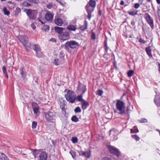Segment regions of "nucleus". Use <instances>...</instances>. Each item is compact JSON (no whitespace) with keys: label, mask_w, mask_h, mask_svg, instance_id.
Instances as JSON below:
<instances>
[{"label":"nucleus","mask_w":160,"mask_h":160,"mask_svg":"<svg viewBox=\"0 0 160 160\" xmlns=\"http://www.w3.org/2000/svg\"><path fill=\"white\" fill-rule=\"evenodd\" d=\"M32 153L35 160H46L47 158L48 155L46 152L40 149H33Z\"/></svg>","instance_id":"obj_1"},{"label":"nucleus","mask_w":160,"mask_h":160,"mask_svg":"<svg viewBox=\"0 0 160 160\" xmlns=\"http://www.w3.org/2000/svg\"><path fill=\"white\" fill-rule=\"evenodd\" d=\"M79 46V43L73 40L68 41L65 43L61 46V47H64L65 50H66L69 53L71 52V51L69 49V48L71 49H74L76 48Z\"/></svg>","instance_id":"obj_2"},{"label":"nucleus","mask_w":160,"mask_h":160,"mask_svg":"<svg viewBox=\"0 0 160 160\" xmlns=\"http://www.w3.org/2000/svg\"><path fill=\"white\" fill-rule=\"evenodd\" d=\"M64 92H67V94L65 95V97L66 100L69 102L73 103L75 101L74 92L72 91L66 89Z\"/></svg>","instance_id":"obj_3"},{"label":"nucleus","mask_w":160,"mask_h":160,"mask_svg":"<svg viewBox=\"0 0 160 160\" xmlns=\"http://www.w3.org/2000/svg\"><path fill=\"white\" fill-rule=\"evenodd\" d=\"M24 12L27 14L29 20H34L36 18L37 15V11L31 9H25Z\"/></svg>","instance_id":"obj_4"},{"label":"nucleus","mask_w":160,"mask_h":160,"mask_svg":"<svg viewBox=\"0 0 160 160\" xmlns=\"http://www.w3.org/2000/svg\"><path fill=\"white\" fill-rule=\"evenodd\" d=\"M18 38L20 42L26 48L30 47L31 44L29 42V39L25 35L18 36Z\"/></svg>","instance_id":"obj_5"},{"label":"nucleus","mask_w":160,"mask_h":160,"mask_svg":"<svg viewBox=\"0 0 160 160\" xmlns=\"http://www.w3.org/2000/svg\"><path fill=\"white\" fill-rule=\"evenodd\" d=\"M117 110L118 112L122 114L125 112V106L124 103L122 101L118 100L116 104Z\"/></svg>","instance_id":"obj_6"},{"label":"nucleus","mask_w":160,"mask_h":160,"mask_svg":"<svg viewBox=\"0 0 160 160\" xmlns=\"http://www.w3.org/2000/svg\"><path fill=\"white\" fill-rule=\"evenodd\" d=\"M45 118L48 121L53 122L56 119L55 112H54L49 111L45 113Z\"/></svg>","instance_id":"obj_7"},{"label":"nucleus","mask_w":160,"mask_h":160,"mask_svg":"<svg viewBox=\"0 0 160 160\" xmlns=\"http://www.w3.org/2000/svg\"><path fill=\"white\" fill-rule=\"evenodd\" d=\"M144 18L148 24L150 25L151 28L153 29L154 28V21L150 15L148 13H146L144 15Z\"/></svg>","instance_id":"obj_8"},{"label":"nucleus","mask_w":160,"mask_h":160,"mask_svg":"<svg viewBox=\"0 0 160 160\" xmlns=\"http://www.w3.org/2000/svg\"><path fill=\"white\" fill-rule=\"evenodd\" d=\"M59 39L63 41L68 40L69 37V32L67 31L63 32L61 34L58 35Z\"/></svg>","instance_id":"obj_9"},{"label":"nucleus","mask_w":160,"mask_h":160,"mask_svg":"<svg viewBox=\"0 0 160 160\" xmlns=\"http://www.w3.org/2000/svg\"><path fill=\"white\" fill-rule=\"evenodd\" d=\"M87 90L86 86L79 81L78 82V85L77 89V92H82V94H84Z\"/></svg>","instance_id":"obj_10"},{"label":"nucleus","mask_w":160,"mask_h":160,"mask_svg":"<svg viewBox=\"0 0 160 160\" xmlns=\"http://www.w3.org/2000/svg\"><path fill=\"white\" fill-rule=\"evenodd\" d=\"M111 153L113 154L117 157V158L116 159L117 160L118 159L121 154L120 152L118 149L111 146Z\"/></svg>","instance_id":"obj_11"},{"label":"nucleus","mask_w":160,"mask_h":160,"mask_svg":"<svg viewBox=\"0 0 160 160\" xmlns=\"http://www.w3.org/2000/svg\"><path fill=\"white\" fill-rule=\"evenodd\" d=\"M85 8L88 14L87 18L90 20L91 18V13L93 11L94 8L87 4L85 6Z\"/></svg>","instance_id":"obj_12"},{"label":"nucleus","mask_w":160,"mask_h":160,"mask_svg":"<svg viewBox=\"0 0 160 160\" xmlns=\"http://www.w3.org/2000/svg\"><path fill=\"white\" fill-rule=\"evenodd\" d=\"M32 106L34 113L37 114L39 112V108L38 105L36 102H32Z\"/></svg>","instance_id":"obj_13"},{"label":"nucleus","mask_w":160,"mask_h":160,"mask_svg":"<svg viewBox=\"0 0 160 160\" xmlns=\"http://www.w3.org/2000/svg\"><path fill=\"white\" fill-rule=\"evenodd\" d=\"M19 71L21 75V77L23 78V79H25L26 77V72L24 67L23 66L19 68Z\"/></svg>","instance_id":"obj_14"},{"label":"nucleus","mask_w":160,"mask_h":160,"mask_svg":"<svg viewBox=\"0 0 160 160\" xmlns=\"http://www.w3.org/2000/svg\"><path fill=\"white\" fill-rule=\"evenodd\" d=\"M78 152L79 153V155H81V154H82V155L86 157H87L88 158H89L91 155V151L89 150L88 152L87 151H78Z\"/></svg>","instance_id":"obj_15"},{"label":"nucleus","mask_w":160,"mask_h":160,"mask_svg":"<svg viewBox=\"0 0 160 160\" xmlns=\"http://www.w3.org/2000/svg\"><path fill=\"white\" fill-rule=\"evenodd\" d=\"M63 57L60 58V59L56 58L54 59L53 63L56 66H58L63 63L64 62Z\"/></svg>","instance_id":"obj_16"},{"label":"nucleus","mask_w":160,"mask_h":160,"mask_svg":"<svg viewBox=\"0 0 160 160\" xmlns=\"http://www.w3.org/2000/svg\"><path fill=\"white\" fill-rule=\"evenodd\" d=\"M54 22L57 25L61 26L63 23V21L62 20L58 17H55Z\"/></svg>","instance_id":"obj_17"},{"label":"nucleus","mask_w":160,"mask_h":160,"mask_svg":"<svg viewBox=\"0 0 160 160\" xmlns=\"http://www.w3.org/2000/svg\"><path fill=\"white\" fill-rule=\"evenodd\" d=\"M29 48L33 49L36 52H38L39 50H41L40 47L38 44H31L30 47Z\"/></svg>","instance_id":"obj_18"},{"label":"nucleus","mask_w":160,"mask_h":160,"mask_svg":"<svg viewBox=\"0 0 160 160\" xmlns=\"http://www.w3.org/2000/svg\"><path fill=\"white\" fill-rule=\"evenodd\" d=\"M65 29L64 28L58 27H56L54 28L55 32L58 33V34H61Z\"/></svg>","instance_id":"obj_19"},{"label":"nucleus","mask_w":160,"mask_h":160,"mask_svg":"<svg viewBox=\"0 0 160 160\" xmlns=\"http://www.w3.org/2000/svg\"><path fill=\"white\" fill-rule=\"evenodd\" d=\"M138 11L132 8L128 12V13L130 15L134 16L137 14Z\"/></svg>","instance_id":"obj_20"},{"label":"nucleus","mask_w":160,"mask_h":160,"mask_svg":"<svg viewBox=\"0 0 160 160\" xmlns=\"http://www.w3.org/2000/svg\"><path fill=\"white\" fill-rule=\"evenodd\" d=\"M82 108L83 110H85L89 106V104L88 102L84 100L81 103Z\"/></svg>","instance_id":"obj_21"},{"label":"nucleus","mask_w":160,"mask_h":160,"mask_svg":"<svg viewBox=\"0 0 160 160\" xmlns=\"http://www.w3.org/2000/svg\"><path fill=\"white\" fill-rule=\"evenodd\" d=\"M83 94L82 93L80 95L77 96V97H75V100H76L78 102H80L81 103L84 101L85 100L83 99Z\"/></svg>","instance_id":"obj_22"},{"label":"nucleus","mask_w":160,"mask_h":160,"mask_svg":"<svg viewBox=\"0 0 160 160\" xmlns=\"http://www.w3.org/2000/svg\"><path fill=\"white\" fill-rule=\"evenodd\" d=\"M154 102L157 107L160 106V97L156 96L154 99Z\"/></svg>","instance_id":"obj_23"},{"label":"nucleus","mask_w":160,"mask_h":160,"mask_svg":"<svg viewBox=\"0 0 160 160\" xmlns=\"http://www.w3.org/2000/svg\"><path fill=\"white\" fill-rule=\"evenodd\" d=\"M84 24L82 26L80 27V29L82 31H84L87 28L88 23L86 20L84 22Z\"/></svg>","instance_id":"obj_24"},{"label":"nucleus","mask_w":160,"mask_h":160,"mask_svg":"<svg viewBox=\"0 0 160 160\" xmlns=\"http://www.w3.org/2000/svg\"><path fill=\"white\" fill-rule=\"evenodd\" d=\"M53 18L52 15L50 13H47L45 16V18L47 21H50L52 20Z\"/></svg>","instance_id":"obj_25"},{"label":"nucleus","mask_w":160,"mask_h":160,"mask_svg":"<svg viewBox=\"0 0 160 160\" xmlns=\"http://www.w3.org/2000/svg\"><path fill=\"white\" fill-rule=\"evenodd\" d=\"M96 2L95 1L90 0L87 5H88L89 6L95 8L96 6Z\"/></svg>","instance_id":"obj_26"},{"label":"nucleus","mask_w":160,"mask_h":160,"mask_svg":"<svg viewBox=\"0 0 160 160\" xmlns=\"http://www.w3.org/2000/svg\"><path fill=\"white\" fill-rule=\"evenodd\" d=\"M67 29L70 31H75L76 28L74 25H69L68 26Z\"/></svg>","instance_id":"obj_27"},{"label":"nucleus","mask_w":160,"mask_h":160,"mask_svg":"<svg viewBox=\"0 0 160 160\" xmlns=\"http://www.w3.org/2000/svg\"><path fill=\"white\" fill-rule=\"evenodd\" d=\"M145 50L147 52V53L149 56H152V53H151V47L149 46L146 48Z\"/></svg>","instance_id":"obj_28"},{"label":"nucleus","mask_w":160,"mask_h":160,"mask_svg":"<svg viewBox=\"0 0 160 160\" xmlns=\"http://www.w3.org/2000/svg\"><path fill=\"white\" fill-rule=\"evenodd\" d=\"M59 101L61 100L60 101V106L61 108L63 109V108H64V107L65 105V101L62 99H59Z\"/></svg>","instance_id":"obj_29"},{"label":"nucleus","mask_w":160,"mask_h":160,"mask_svg":"<svg viewBox=\"0 0 160 160\" xmlns=\"http://www.w3.org/2000/svg\"><path fill=\"white\" fill-rule=\"evenodd\" d=\"M71 119L72 121L76 122H78L79 120L78 118L75 115L73 116Z\"/></svg>","instance_id":"obj_30"},{"label":"nucleus","mask_w":160,"mask_h":160,"mask_svg":"<svg viewBox=\"0 0 160 160\" xmlns=\"http://www.w3.org/2000/svg\"><path fill=\"white\" fill-rule=\"evenodd\" d=\"M22 6L24 7H28L29 6H31L32 5V4H31L30 3H29L25 1L23 2H22Z\"/></svg>","instance_id":"obj_31"},{"label":"nucleus","mask_w":160,"mask_h":160,"mask_svg":"<svg viewBox=\"0 0 160 160\" xmlns=\"http://www.w3.org/2000/svg\"><path fill=\"white\" fill-rule=\"evenodd\" d=\"M1 157L2 160H9L8 157L2 153H1Z\"/></svg>","instance_id":"obj_32"},{"label":"nucleus","mask_w":160,"mask_h":160,"mask_svg":"<svg viewBox=\"0 0 160 160\" xmlns=\"http://www.w3.org/2000/svg\"><path fill=\"white\" fill-rule=\"evenodd\" d=\"M41 51V50H40L38 52H36L35 53L36 56L38 58L42 57L43 55Z\"/></svg>","instance_id":"obj_33"},{"label":"nucleus","mask_w":160,"mask_h":160,"mask_svg":"<svg viewBox=\"0 0 160 160\" xmlns=\"http://www.w3.org/2000/svg\"><path fill=\"white\" fill-rule=\"evenodd\" d=\"M21 11V10L20 8H16L15 10V15L16 16H18Z\"/></svg>","instance_id":"obj_34"},{"label":"nucleus","mask_w":160,"mask_h":160,"mask_svg":"<svg viewBox=\"0 0 160 160\" xmlns=\"http://www.w3.org/2000/svg\"><path fill=\"white\" fill-rule=\"evenodd\" d=\"M104 43V48L105 49V51L106 52H107L108 51V48L107 46V41L106 39L105 40Z\"/></svg>","instance_id":"obj_35"},{"label":"nucleus","mask_w":160,"mask_h":160,"mask_svg":"<svg viewBox=\"0 0 160 160\" xmlns=\"http://www.w3.org/2000/svg\"><path fill=\"white\" fill-rule=\"evenodd\" d=\"M3 11L5 15H8L10 14V12L7 10V8L5 7L3 8Z\"/></svg>","instance_id":"obj_36"},{"label":"nucleus","mask_w":160,"mask_h":160,"mask_svg":"<svg viewBox=\"0 0 160 160\" xmlns=\"http://www.w3.org/2000/svg\"><path fill=\"white\" fill-rule=\"evenodd\" d=\"M72 141L74 143H76L78 142V138L76 137H73L72 139Z\"/></svg>","instance_id":"obj_37"},{"label":"nucleus","mask_w":160,"mask_h":160,"mask_svg":"<svg viewBox=\"0 0 160 160\" xmlns=\"http://www.w3.org/2000/svg\"><path fill=\"white\" fill-rule=\"evenodd\" d=\"M134 73V71L132 70H129L128 72V76L129 77H131Z\"/></svg>","instance_id":"obj_38"},{"label":"nucleus","mask_w":160,"mask_h":160,"mask_svg":"<svg viewBox=\"0 0 160 160\" xmlns=\"http://www.w3.org/2000/svg\"><path fill=\"white\" fill-rule=\"evenodd\" d=\"M74 111L76 113H79L81 112V110L79 107H76L74 110Z\"/></svg>","instance_id":"obj_39"},{"label":"nucleus","mask_w":160,"mask_h":160,"mask_svg":"<svg viewBox=\"0 0 160 160\" xmlns=\"http://www.w3.org/2000/svg\"><path fill=\"white\" fill-rule=\"evenodd\" d=\"M139 122L140 123H146L148 122V120L145 118H141L140 119L138 120Z\"/></svg>","instance_id":"obj_40"},{"label":"nucleus","mask_w":160,"mask_h":160,"mask_svg":"<svg viewBox=\"0 0 160 160\" xmlns=\"http://www.w3.org/2000/svg\"><path fill=\"white\" fill-rule=\"evenodd\" d=\"M42 29L46 32L49 30V27L48 25H45L42 28Z\"/></svg>","instance_id":"obj_41"},{"label":"nucleus","mask_w":160,"mask_h":160,"mask_svg":"<svg viewBox=\"0 0 160 160\" xmlns=\"http://www.w3.org/2000/svg\"><path fill=\"white\" fill-rule=\"evenodd\" d=\"M103 93V91L102 90L100 89L98 90L96 92V94L97 95L100 96H101Z\"/></svg>","instance_id":"obj_42"},{"label":"nucleus","mask_w":160,"mask_h":160,"mask_svg":"<svg viewBox=\"0 0 160 160\" xmlns=\"http://www.w3.org/2000/svg\"><path fill=\"white\" fill-rule=\"evenodd\" d=\"M69 153L72 155V158L74 159L75 158L76 156L75 152L71 150L69 152Z\"/></svg>","instance_id":"obj_43"},{"label":"nucleus","mask_w":160,"mask_h":160,"mask_svg":"<svg viewBox=\"0 0 160 160\" xmlns=\"http://www.w3.org/2000/svg\"><path fill=\"white\" fill-rule=\"evenodd\" d=\"M132 138L135 139L137 141H138L139 140L140 138L137 135L134 134L132 135Z\"/></svg>","instance_id":"obj_44"},{"label":"nucleus","mask_w":160,"mask_h":160,"mask_svg":"<svg viewBox=\"0 0 160 160\" xmlns=\"http://www.w3.org/2000/svg\"><path fill=\"white\" fill-rule=\"evenodd\" d=\"M37 123L35 121H33L32 122V129H35L36 128L37 126Z\"/></svg>","instance_id":"obj_45"},{"label":"nucleus","mask_w":160,"mask_h":160,"mask_svg":"<svg viewBox=\"0 0 160 160\" xmlns=\"http://www.w3.org/2000/svg\"><path fill=\"white\" fill-rule=\"evenodd\" d=\"M91 38L93 40L95 39H96V34L94 32H92Z\"/></svg>","instance_id":"obj_46"},{"label":"nucleus","mask_w":160,"mask_h":160,"mask_svg":"<svg viewBox=\"0 0 160 160\" xmlns=\"http://www.w3.org/2000/svg\"><path fill=\"white\" fill-rule=\"evenodd\" d=\"M138 42L140 43H142L143 44H145L146 42L144 39L141 38L139 39Z\"/></svg>","instance_id":"obj_47"},{"label":"nucleus","mask_w":160,"mask_h":160,"mask_svg":"<svg viewBox=\"0 0 160 160\" xmlns=\"http://www.w3.org/2000/svg\"><path fill=\"white\" fill-rule=\"evenodd\" d=\"M140 5L139 3H135L134 4V8H135L137 9L138 8L140 7Z\"/></svg>","instance_id":"obj_48"},{"label":"nucleus","mask_w":160,"mask_h":160,"mask_svg":"<svg viewBox=\"0 0 160 160\" xmlns=\"http://www.w3.org/2000/svg\"><path fill=\"white\" fill-rule=\"evenodd\" d=\"M2 70L3 73H5L7 72L6 68L5 66H3L2 68Z\"/></svg>","instance_id":"obj_49"},{"label":"nucleus","mask_w":160,"mask_h":160,"mask_svg":"<svg viewBox=\"0 0 160 160\" xmlns=\"http://www.w3.org/2000/svg\"><path fill=\"white\" fill-rule=\"evenodd\" d=\"M31 27L32 28L33 30H35L36 28V26L34 23H32L31 24Z\"/></svg>","instance_id":"obj_50"},{"label":"nucleus","mask_w":160,"mask_h":160,"mask_svg":"<svg viewBox=\"0 0 160 160\" xmlns=\"http://www.w3.org/2000/svg\"><path fill=\"white\" fill-rule=\"evenodd\" d=\"M37 19L38 21L41 22V23L42 24H44L45 23L44 22L42 21V20L41 19V18H38Z\"/></svg>","instance_id":"obj_51"},{"label":"nucleus","mask_w":160,"mask_h":160,"mask_svg":"<svg viewBox=\"0 0 160 160\" xmlns=\"http://www.w3.org/2000/svg\"><path fill=\"white\" fill-rule=\"evenodd\" d=\"M113 64L114 66V67L116 68H117V63L115 61H114V62H113Z\"/></svg>","instance_id":"obj_52"},{"label":"nucleus","mask_w":160,"mask_h":160,"mask_svg":"<svg viewBox=\"0 0 160 160\" xmlns=\"http://www.w3.org/2000/svg\"><path fill=\"white\" fill-rule=\"evenodd\" d=\"M102 160H110V159L109 158L104 157L102 158Z\"/></svg>","instance_id":"obj_53"},{"label":"nucleus","mask_w":160,"mask_h":160,"mask_svg":"<svg viewBox=\"0 0 160 160\" xmlns=\"http://www.w3.org/2000/svg\"><path fill=\"white\" fill-rule=\"evenodd\" d=\"M135 22H134L133 21H131V24L132 26H134V28H136V27L135 26Z\"/></svg>","instance_id":"obj_54"},{"label":"nucleus","mask_w":160,"mask_h":160,"mask_svg":"<svg viewBox=\"0 0 160 160\" xmlns=\"http://www.w3.org/2000/svg\"><path fill=\"white\" fill-rule=\"evenodd\" d=\"M28 1L31 2H33L36 3L37 2L35 0H28Z\"/></svg>","instance_id":"obj_55"},{"label":"nucleus","mask_w":160,"mask_h":160,"mask_svg":"<svg viewBox=\"0 0 160 160\" xmlns=\"http://www.w3.org/2000/svg\"><path fill=\"white\" fill-rule=\"evenodd\" d=\"M105 144L108 149L109 151H110V145L106 144L105 143Z\"/></svg>","instance_id":"obj_56"},{"label":"nucleus","mask_w":160,"mask_h":160,"mask_svg":"<svg viewBox=\"0 0 160 160\" xmlns=\"http://www.w3.org/2000/svg\"><path fill=\"white\" fill-rule=\"evenodd\" d=\"M50 41H52V42H56V40L55 39L53 38H52L51 39H50Z\"/></svg>","instance_id":"obj_57"},{"label":"nucleus","mask_w":160,"mask_h":160,"mask_svg":"<svg viewBox=\"0 0 160 160\" xmlns=\"http://www.w3.org/2000/svg\"><path fill=\"white\" fill-rule=\"evenodd\" d=\"M130 131H131V133H137L136 132H135V131L132 129H130Z\"/></svg>","instance_id":"obj_58"},{"label":"nucleus","mask_w":160,"mask_h":160,"mask_svg":"<svg viewBox=\"0 0 160 160\" xmlns=\"http://www.w3.org/2000/svg\"><path fill=\"white\" fill-rule=\"evenodd\" d=\"M124 4V2L122 0L121 1L120 4L121 5H123Z\"/></svg>","instance_id":"obj_59"},{"label":"nucleus","mask_w":160,"mask_h":160,"mask_svg":"<svg viewBox=\"0 0 160 160\" xmlns=\"http://www.w3.org/2000/svg\"><path fill=\"white\" fill-rule=\"evenodd\" d=\"M114 138L113 140H116L117 139L118 137H117V135H114Z\"/></svg>","instance_id":"obj_60"},{"label":"nucleus","mask_w":160,"mask_h":160,"mask_svg":"<svg viewBox=\"0 0 160 160\" xmlns=\"http://www.w3.org/2000/svg\"><path fill=\"white\" fill-rule=\"evenodd\" d=\"M98 15L99 16H101L102 15V11L101 10H99V11H98Z\"/></svg>","instance_id":"obj_61"},{"label":"nucleus","mask_w":160,"mask_h":160,"mask_svg":"<svg viewBox=\"0 0 160 160\" xmlns=\"http://www.w3.org/2000/svg\"><path fill=\"white\" fill-rule=\"evenodd\" d=\"M4 74L5 75L6 77L7 78H8V74H7V73H4Z\"/></svg>","instance_id":"obj_62"},{"label":"nucleus","mask_w":160,"mask_h":160,"mask_svg":"<svg viewBox=\"0 0 160 160\" xmlns=\"http://www.w3.org/2000/svg\"><path fill=\"white\" fill-rule=\"evenodd\" d=\"M156 1L158 4H160V0H156Z\"/></svg>","instance_id":"obj_63"},{"label":"nucleus","mask_w":160,"mask_h":160,"mask_svg":"<svg viewBox=\"0 0 160 160\" xmlns=\"http://www.w3.org/2000/svg\"><path fill=\"white\" fill-rule=\"evenodd\" d=\"M158 68H159V72H160V63H158Z\"/></svg>","instance_id":"obj_64"}]
</instances>
